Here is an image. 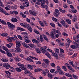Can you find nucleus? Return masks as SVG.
Listing matches in <instances>:
<instances>
[{
    "label": "nucleus",
    "mask_w": 79,
    "mask_h": 79,
    "mask_svg": "<svg viewBox=\"0 0 79 79\" xmlns=\"http://www.w3.org/2000/svg\"><path fill=\"white\" fill-rule=\"evenodd\" d=\"M60 52L61 53H64V50L63 49L61 48H60Z\"/></svg>",
    "instance_id": "09e8293b"
},
{
    "label": "nucleus",
    "mask_w": 79,
    "mask_h": 79,
    "mask_svg": "<svg viewBox=\"0 0 79 79\" xmlns=\"http://www.w3.org/2000/svg\"><path fill=\"white\" fill-rule=\"evenodd\" d=\"M1 23L2 24H3V25H6L7 24L6 22V21L3 20H1Z\"/></svg>",
    "instance_id": "4c0bfd02"
},
{
    "label": "nucleus",
    "mask_w": 79,
    "mask_h": 79,
    "mask_svg": "<svg viewBox=\"0 0 79 79\" xmlns=\"http://www.w3.org/2000/svg\"><path fill=\"white\" fill-rule=\"evenodd\" d=\"M52 32H51V33H52L53 34H56V33H57V31L56 30H55V29H53L52 30Z\"/></svg>",
    "instance_id": "a19ab883"
},
{
    "label": "nucleus",
    "mask_w": 79,
    "mask_h": 79,
    "mask_svg": "<svg viewBox=\"0 0 79 79\" xmlns=\"http://www.w3.org/2000/svg\"><path fill=\"white\" fill-rule=\"evenodd\" d=\"M55 52L56 53H59L60 52V50H59V49L58 48H56V49L55 51Z\"/></svg>",
    "instance_id": "6e6d98bb"
},
{
    "label": "nucleus",
    "mask_w": 79,
    "mask_h": 79,
    "mask_svg": "<svg viewBox=\"0 0 79 79\" xmlns=\"http://www.w3.org/2000/svg\"><path fill=\"white\" fill-rule=\"evenodd\" d=\"M55 69H52L50 70V73H54V72H55Z\"/></svg>",
    "instance_id": "69168bd1"
},
{
    "label": "nucleus",
    "mask_w": 79,
    "mask_h": 79,
    "mask_svg": "<svg viewBox=\"0 0 79 79\" xmlns=\"http://www.w3.org/2000/svg\"><path fill=\"white\" fill-rule=\"evenodd\" d=\"M25 60H26L30 62H34V61L32 60L29 57H27V59L26 58Z\"/></svg>",
    "instance_id": "a878e982"
},
{
    "label": "nucleus",
    "mask_w": 79,
    "mask_h": 79,
    "mask_svg": "<svg viewBox=\"0 0 79 79\" xmlns=\"http://www.w3.org/2000/svg\"><path fill=\"white\" fill-rule=\"evenodd\" d=\"M49 72H50L48 71V70L45 69L44 70H43L42 71V73L43 75L45 76L46 75H47V74H48V73Z\"/></svg>",
    "instance_id": "39448f33"
},
{
    "label": "nucleus",
    "mask_w": 79,
    "mask_h": 79,
    "mask_svg": "<svg viewBox=\"0 0 79 79\" xmlns=\"http://www.w3.org/2000/svg\"><path fill=\"white\" fill-rule=\"evenodd\" d=\"M2 66H3L4 68H6V69H9L10 68V66H11L9 64L6 63L2 64Z\"/></svg>",
    "instance_id": "20e7f679"
},
{
    "label": "nucleus",
    "mask_w": 79,
    "mask_h": 79,
    "mask_svg": "<svg viewBox=\"0 0 79 79\" xmlns=\"http://www.w3.org/2000/svg\"><path fill=\"white\" fill-rule=\"evenodd\" d=\"M66 22L69 24H71V20L68 19H67L66 20Z\"/></svg>",
    "instance_id": "473e14b6"
},
{
    "label": "nucleus",
    "mask_w": 79,
    "mask_h": 79,
    "mask_svg": "<svg viewBox=\"0 0 79 79\" xmlns=\"http://www.w3.org/2000/svg\"><path fill=\"white\" fill-rule=\"evenodd\" d=\"M40 51L41 52H42V53H43L44 54V53H45L46 52V50L45 49V48H40Z\"/></svg>",
    "instance_id": "6e6552de"
},
{
    "label": "nucleus",
    "mask_w": 79,
    "mask_h": 79,
    "mask_svg": "<svg viewBox=\"0 0 79 79\" xmlns=\"http://www.w3.org/2000/svg\"><path fill=\"white\" fill-rule=\"evenodd\" d=\"M7 38V40L8 42H11L13 41V38L9 36H8Z\"/></svg>",
    "instance_id": "f8f14e48"
},
{
    "label": "nucleus",
    "mask_w": 79,
    "mask_h": 79,
    "mask_svg": "<svg viewBox=\"0 0 79 79\" xmlns=\"http://www.w3.org/2000/svg\"><path fill=\"white\" fill-rule=\"evenodd\" d=\"M1 61H2V62H8V60L3 58L1 59Z\"/></svg>",
    "instance_id": "49530a36"
},
{
    "label": "nucleus",
    "mask_w": 79,
    "mask_h": 79,
    "mask_svg": "<svg viewBox=\"0 0 79 79\" xmlns=\"http://www.w3.org/2000/svg\"><path fill=\"white\" fill-rule=\"evenodd\" d=\"M60 71H61V68L59 66L57 67V73H58Z\"/></svg>",
    "instance_id": "72a5a7b5"
},
{
    "label": "nucleus",
    "mask_w": 79,
    "mask_h": 79,
    "mask_svg": "<svg viewBox=\"0 0 79 79\" xmlns=\"http://www.w3.org/2000/svg\"><path fill=\"white\" fill-rule=\"evenodd\" d=\"M72 11L73 13H76V12L77 11V10H76L75 9H73L72 10Z\"/></svg>",
    "instance_id": "13d9d810"
},
{
    "label": "nucleus",
    "mask_w": 79,
    "mask_h": 79,
    "mask_svg": "<svg viewBox=\"0 0 79 79\" xmlns=\"http://www.w3.org/2000/svg\"><path fill=\"white\" fill-rule=\"evenodd\" d=\"M69 64H71V65H72V66H73V61L70 60L69 61Z\"/></svg>",
    "instance_id": "0e129e2a"
},
{
    "label": "nucleus",
    "mask_w": 79,
    "mask_h": 79,
    "mask_svg": "<svg viewBox=\"0 0 79 79\" xmlns=\"http://www.w3.org/2000/svg\"><path fill=\"white\" fill-rule=\"evenodd\" d=\"M27 28L28 30L30 31V32H32V27H31V26L28 25L27 26Z\"/></svg>",
    "instance_id": "f3484780"
},
{
    "label": "nucleus",
    "mask_w": 79,
    "mask_h": 79,
    "mask_svg": "<svg viewBox=\"0 0 79 79\" xmlns=\"http://www.w3.org/2000/svg\"><path fill=\"white\" fill-rule=\"evenodd\" d=\"M5 10H3V9L0 7V12L1 13H4Z\"/></svg>",
    "instance_id": "864d4df0"
},
{
    "label": "nucleus",
    "mask_w": 79,
    "mask_h": 79,
    "mask_svg": "<svg viewBox=\"0 0 79 79\" xmlns=\"http://www.w3.org/2000/svg\"><path fill=\"white\" fill-rule=\"evenodd\" d=\"M27 66L29 68V69L31 70H32L34 69V68L32 66V65H31L30 64H28Z\"/></svg>",
    "instance_id": "7c9ffc66"
},
{
    "label": "nucleus",
    "mask_w": 79,
    "mask_h": 79,
    "mask_svg": "<svg viewBox=\"0 0 79 79\" xmlns=\"http://www.w3.org/2000/svg\"><path fill=\"white\" fill-rule=\"evenodd\" d=\"M1 36H2V37H6L8 36V34L6 33H2L1 34Z\"/></svg>",
    "instance_id": "6ab92c4d"
},
{
    "label": "nucleus",
    "mask_w": 79,
    "mask_h": 79,
    "mask_svg": "<svg viewBox=\"0 0 79 79\" xmlns=\"http://www.w3.org/2000/svg\"><path fill=\"white\" fill-rule=\"evenodd\" d=\"M7 25H8V27H10V29L14 30V28L15 27V25L11 24V23L8 22H7Z\"/></svg>",
    "instance_id": "f257e3e1"
},
{
    "label": "nucleus",
    "mask_w": 79,
    "mask_h": 79,
    "mask_svg": "<svg viewBox=\"0 0 79 79\" xmlns=\"http://www.w3.org/2000/svg\"><path fill=\"white\" fill-rule=\"evenodd\" d=\"M11 21L13 23H16V22H17L18 21V19L15 18H13L11 19Z\"/></svg>",
    "instance_id": "dca6fc26"
},
{
    "label": "nucleus",
    "mask_w": 79,
    "mask_h": 79,
    "mask_svg": "<svg viewBox=\"0 0 79 79\" xmlns=\"http://www.w3.org/2000/svg\"><path fill=\"white\" fill-rule=\"evenodd\" d=\"M29 13L31 14L33 16H36L37 15L36 14V13L35 12L32 10H29Z\"/></svg>",
    "instance_id": "423d86ee"
},
{
    "label": "nucleus",
    "mask_w": 79,
    "mask_h": 79,
    "mask_svg": "<svg viewBox=\"0 0 79 79\" xmlns=\"http://www.w3.org/2000/svg\"><path fill=\"white\" fill-rule=\"evenodd\" d=\"M28 45L29 47H31V48H35V45L32 44H29Z\"/></svg>",
    "instance_id": "4be33fe9"
},
{
    "label": "nucleus",
    "mask_w": 79,
    "mask_h": 79,
    "mask_svg": "<svg viewBox=\"0 0 79 79\" xmlns=\"http://www.w3.org/2000/svg\"><path fill=\"white\" fill-rule=\"evenodd\" d=\"M35 50L36 51V52L38 53H39V54H40V53H41V51H40V48H35Z\"/></svg>",
    "instance_id": "1a4fd4ad"
},
{
    "label": "nucleus",
    "mask_w": 79,
    "mask_h": 79,
    "mask_svg": "<svg viewBox=\"0 0 79 79\" xmlns=\"http://www.w3.org/2000/svg\"><path fill=\"white\" fill-rule=\"evenodd\" d=\"M25 60H26L30 62H34V61L32 60L29 57H27V59L26 58Z\"/></svg>",
    "instance_id": "bb28decb"
},
{
    "label": "nucleus",
    "mask_w": 79,
    "mask_h": 79,
    "mask_svg": "<svg viewBox=\"0 0 79 79\" xmlns=\"http://www.w3.org/2000/svg\"><path fill=\"white\" fill-rule=\"evenodd\" d=\"M40 40L41 42H44V39L42 35H40Z\"/></svg>",
    "instance_id": "e433bc0d"
},
{
    "label": "nucleus",
    "mask_w": 79,
    "mask_h": 79,
    "mask_svg": "<svg viewBox=\"0 0 79 79\" xmlns=\"http://www.w3.org/2000/svg\"><path fill=\"white\" fill-rule=\"evenodd\" d=\"M32 42L35 44H39V42L37 41V40L35 39H33L32 40Z\"/></svg>",
    "instance_id": "ea45409f"
},
{
    "label": "nucleus",
    "mask_w": 79,
    "mask_h": 79,
    "mask_svg": "<svg viewBox=\"0 0 79 79\" xmlns=\"http://www.w3.org/2000/svg\"><path fill=\"white\" fill-rule=\"evenodd\" d=\"M43 37V38L47 42H48V38H47V36L46 35L43 34L42 35Z\"/></svg>",
    "instance_id": "4468645a"
},
{
    "label": "nucleus",
    "mask_w": 79,
    "mask_h": 79,
    "mask_svg": "<svg viewBox=\"0 0 79 79\" xmlns=\"http://www.w3.org/2000/svg\"><path fill=\"white\" fill-rule=\"evenodd\" d=\"M60 23L65 28H67L69 26L68 24H66V22L64 20H61L60 21Z\"/></svg>",
    "instance_id": "f03ea898"
},
{
    "label": "nucleus",
    "mask_w": 79,
    "mask_h": 79,
    "mask_svg": "<svg viewBox=\"0 0 79 79\" xmlns=\"http://www.w3.org/2000/svg\"><path fill=\"white\" fill-rule=\"evenodd\" d=\"M52 19L53 21L55 22H57V19L55 18V17H52Z\"/></svg>",
    "instance_id": "3c124183"
},
{
    "label": "nucleus",
    "mask_w": 79,
    "mask_h": 79,
    "mask_svg": "<svg viewBox=\"0 0 79 79\" xmlns=\"http://www.w3.org/2000/svg\"><path fill=\"white\" fill-rule=\"evenodd\" d=\"M36 64H41L42 62L40 61H37L35 62Z\"/></svg>",
    "instance_id": "4d7b16f0"
},
{
    "label": "nucleus",
    "mask_w": 79,
    "mask_h": 79,
    "mask_svg": "<svg viewBox=\"0 0 79 79\" xmlns=\"http://www.w3.org/2000/svg\"><path fill=\"white\" fill-rule=\"evenodd\" d=\"M44 61L47 64H48L50 63V60L48 59H45L44 60Z\"/></svg>",
    "instance_id": "b1692460"
},
{
    "label": "nucleus",
    "mask_w": 79,
    "mask_h": 79,
    "mask_svg": "<svg viewBox=\"0 0 79 79\" xmlns=\"http://www.w3.org/2000/svg\"><path fill=\"white\" fill-rule=\"evenodd\" d=\"M25 73L26 74H29L30 76L32 75V73H31L29 70L26 71Z\"/></svg>",
    "instance_id": "2f4dec72"
},
{
    "label": "nucleus",
    "mask_w": 79,
    "mask_h": 79,
    "mask_svg": "<svg viewBox=\"0 0 79 79\" xmlns=\"http://www.w3.org/2000/svg\"><path fill=\"white\" fill-rule=\"evenodd\" d=\"M22 45L24 47H26V48H29V46L26 43H22Z\"/></svg>",
    "instance_id": "c756f323"
},
{
    "label": "nucleus",
    "mask_w": 79,
    "mask_h": 79,
    "mask_svg": "<svg viewBox=\"0 0 79 79\" xmlns=\"http://www.w3.org/2000/svg\"><path fill=\"white\" fill-rule=\"evenodd\" d=\"M20 15H21V16H22L23 18H26V15H24V13L23 12H20Z\"/></svg>",
    "instance_id": "5701e85b"
},
{
    "label": "nucleus",
    "mask_w": 79,
    "mask_h": 79,
    "mask_svg": "<svg viewBox=\"0 0 79 79\" xmlns=\"http://www.w3.org/2000/svg\"><path fill=\"white\" fill-rule=\"evenodd\" d=\"M77 62H75V64H73V65H72V66L73 67H77Z\"/></svg>",
    "instance_id": "5fc2aeb1"
},
{
    "label": "nucleus",
    "mask_w": 79,
    "mask_h": 79,
    "mask_svg": "<svg viewBox=\"0 0 79 79\" xmlns=\"http://www.w3.org/2000/svg\"><path fill=\"white\" fill-rule=\"evenodd\" d=\"M64 64L65 66V67H67V68H68V69H69L70 67L71 66V65H70V64H68L67 63H65Z\"/></svg>",
    "instance_id": "58836bf2"
},
{
    "label": "nucleus",
    "mask_w": 79,
    "mask_h": 79,
    "mask_svg": "<svg viewBox=\"0 0 79 79\" xmlns=\"http://www.w3.org/2000/svg\"><path fill=\"white\" fill-rule=\"evenodd\" d=\"M74 45L75 46V49H76V48H79V45L76 42H75L74 43Z\"/></svg>",
    "instance_id": "aec40b11"
},
{
    "label": "nucleus",
    "mask_w": 79,
    "mask_h": 79,
    "mask_svg": "<svg viewBox=\"0 0 79 79\" xmlns=\"http://www.w3.org/2000/svg\"><path fill=\"white\" fill-rule=\"evenodd\" d=\"M16 46L17 48H19L21 47V44L19 41H16Z\"/></svg>",
    "instance_id": "9d476101"
},
{
    "label": "nucleus",
    "mask_w": 79,
    "mask_h": 79,
    "mask_svg": "<svg viewBox=\"0 0 79 79\" xmlns=\"http://www.w3.org/2000/svg\"><path fill=\"white\" fill-rule=\"evenodd\" d=\"M15 49L18 53H20V52H21V51H22L21 49L20 48H16Z\"/></svg>",
    "instance_id": "c9c22d12"
},
{
    "label": "nucleus",
    "mask_w": 79,
    "mask_h": 79,
    "mask_svg": "<svg viewBox=\"0 0 79 79\" xmlns=\"http://www.w3.org/2000/svg\"><path fill=\"white\" fill-rule=\"evenodd\" d=\"M77 53H75L74 55H73V56H72V58H74V57H76V56H77Z\"/></svg>",
    "instance_id": "e2e57ef3"
},
{
    "label": "nucleus",
    "mask_w": 79,
    "mask_h": 79,
    "mask_svg": "<svg viewBox=\"0 0 79 79\" xmlns=\"http://www.w3.org/2000/svg\"><path fill=\"white\" fill-rule=\"evenodd\" d=\"M24 5H25L24 6H26V7H27L29 6V3L28 2H26L24 3Z\"/></svg>",
    "instance_id": "79ce46f5"
},
{
    "label": "nucleus",
    "mask_w": 79,
    "mask_h": 79,
    "mask_svg": "<svg viewBox=\"0 0 79 79\" xmlns=\"http://www.w3.org/2000/svg\"><path fill=\"white\" fill-rule=\"evenodd\" d=\"M15 69L16 71L17 72H19V73H21L22 71V69L18 67H17L15 68Z\"/></svg>",
    "instance_id": "2eb2a0df"
},
{
    "label": "nucleus",
    "mask_w": 79,
    "mask_h": 79,
    "mask_svg": "<svg viewBox=\"0 0 79 79\" xmlns=\"http://www.w3.org/2000/svg\"><path fill=\"white\" fill-rule=\"evenodd\" d=\"M45 54L46 56H47V57L49 58V59H52V58H51V55H50V54L48 53V52H46L45 53Z\"/></svg>",
    "instance_id": "cd10ccee"
},
{
    "label": "nucleus",
    "mask_w": 79,
    "mask_h": 79,
    "mask_svg": "<svg viewBox=\"0 0 79 79\" xmlns=\"http://www.w3.org/2000/svg\"><path fill=\"white\" fill-rule=\"evenodd\" d=\"M50 36L52 39H55V34L51 32L50 33Z\"/></svg>",
    "instance_id": "9b49d317"
},
{
    "label": "nucleus",
    "mask_w": 79,
    "mask_h": 79,
    "mask_svg": "<svg viewBox=\"0 0 79 79\" xmlns=\"http://www.w3.org/2000/svg\"><path fill=\"white\" fill-rule=\"evenodd\" d=\"M17 8H18V6L16 5H15L12 7V8L13 9H14V10H16V9H17Z\"/></svg>",
    "instance_id": "603ef678"
},
{
    "label": "nucleus",
    "mask_w": 79,
    "mask_h": 79,
    "mask_svg": "<svg viewBox=\"0 0 79 79\" xmlns=\"http://www.w3.org/2000/svg\"><path fill=\"white\" fill-rule=\"evenodd\" d=\"M48 77L50 78V79H52V78H53V76L51 73H48Z\"/></svg>",
    "instance_id": "f704fd0d"
},
{
    "label": "nucleus",
    "mask_w": 79,
    "mask_h": 79,
    "mask_svg": "<svg viewBox=\"0 0 79 79\" xmlns=\"http://www.w3.org/2000/svg\"><path fill=\"white\" fill-rule=\"evenodd\" d=\"M5 73L6 74H7L8 75H11V73L9 72V71L6 70L5 71Z\"/></svg>",
    "instance_id": "c03bdc74"
},
{
    "label": "nucleus",
    "mask_w": 79,
    "mask_h": 79,
    "mask_svg": "<svg viewBox=\"0 0 79 79\" xmlns=\"http://www.w3.org/2000/svg\"><path fill=\"white\" fill-rule=\"evenodd\" d=\"M43 67H44V68H47L48 66H49V65L48 64H46L45 65H42Z\"/></svg>",
    "instance_id": "bf43d9fd"
},
{
    "label": "nucleus",
    "mask_w": 79,
    "mask_h": 79,
    "mask_svg": "<svg viewBox=\"0 0 79 79\" xmlns=\"http://www.w3.org/2000/svg\"><path fill=\"white\" fill-rule=\"evenodd\" d=\"M77 17L76 15L74 16V17L73 18V22H76L77 21Z\"/></svg>",
    "instance_id": "412c9836"
},
{
    "label": "nucleus",
    "mask_w": 79,
    "mask_h": 79,
    "mask_svg": "<svg viewBox=\"0 0 79 79\" xmlns=\"http://www.w3.org/2000/svg\"><path fill=\"white\" fill-rule=\"evenodd\" d=\"M72 76L74 78V79H78V78H79V77L76 75L73 74Z\"/></svg>",
    "instance_id": "37998d69"
},
{
    "label": "nucleus",
    "mask_w": 79,
    "mask_h": 79,
    "mask_svg": "<svg viewBox=\"0 0 79 79\" xmlns=\"http://www.w3.org/2000/svg\"><path fill=\"white\" fill-rule=\"evenodd\" d=\"M62 34L65 37H68V34L66 33L65 32H63Z\"/></svg>",
    "instance_id": "680f3d73"
},
{
    "label": "nucleus",
    "mask_w": 79,
    "mask_h": 79,
    "mask_svg": "<svg viewBox=\"0 0 79 79\" xmlns=\"http://www.w3.org/2000/svg\"><path fill=\"white\" fill-rule=\"evenodd\" d=\"M6 54L7 56H8L9 57H10V58H12V57H13V56L12 55V54H11V53L10 52H6Z\"/></svg>",
    "instance_id": "ddd939ff"
},
{
    "label": "nucleus",
    "mask_w": 79,
    "mask_h": 79,
    "mask_svg": "<svg viewBox=\"0 0 79 79\" xmlns=\"http://www.w3.org/2000/svg\"><path fill=\"white\" fill-rule=\"evenodd\" d=\"M20 25L21 26H23L24 27H27V26H28L29 24L26 23H25L24 24H23V23H20Z\"/></svg>",
    "instance_id": "0eeeda50"
},
{
    "label": "nucleus",
    "mask_w": 79,
    "mask_h": 79,
    "mask_svg": "<svg viewBox=\"0 0 79 79\" xmlns=\"http://www.w3.org/2000/svg\"><path fill=\"white\" fill-rule=\"evenodd\" d=\"M17 65L19 66V68L23 69V70H25V69H26V67H25L23 64H22L20 63H19L17 64Z\"/></svg>",
    "instance_id": "7ed1b4c3"
},
{
    "label": "nucleus",
    "mask_w": 79,
    "mask_h": 79,
    "mask_svg": "<svg viewBox=\"0 0 79 79\" xmlns=\"http://www.w3.org/2000/svg\"><path fill=\"white\" fill-rule=\"evenodd\" d=\"M34 31L36 33V34H39V31H37L36 29L34 30Z\"/></svg>",
    "instance_id": "774afa93"
},
{
    "label": "nucleus",
    "mask_w": 79,
    "mask_h": 79,
    "mask_svg": "<svg viewBox=\"0 0 79 79\" xmlns=\"http://www.w3.org/2000/svg\"><path fill=\"white\" fill-rule=\"evenodd\" d=\"M39 23L40 24L41 26H42V27H44L45 26L44 24L43 23V22H41V21H40L39 22Z\"/></svg>",
    "instance_id": "a18cd8bd"
},
{
    "label": "nucleus",
    "mask_w": 79,
    "mask_h": 79,
    "mask_svg": "<svg viewBox=\"0 0 79 79\" xmlns=\"http://www.w3.org/2000/svg\"><path fill=\"white\" fill-rule=\"evenodd\" d=\"M46 2V1L45 0H40V2L42 3L45 4Z\"/></svg>",
    "instance_id": "338daca9"
},
{
    "label": "nucleus",
    "mask_w": 79,
    "mask_h": 79,
    "mask_svg": "<svg viewBox=\"0 0 79 79\" xmlns=\"http://www.w3.org/2000/svg\"><path fill=\"white\" fill-rule=\"evenodd\" d=\"M65 75L67 77H71L72 78L73 77V76L71 75L70 73H66L65 74Z\"/></svg>",
    "instance_id": "393cba45"
},
{
    "label": "nucleus",
    "mask_w": 79,
    "mask_h": 79,
    "mask_svg": "<svg viewBox=\"0 0 79 79\" xmlns=\"http://www.w3.org/2000/svg\"><path fill=\"white\" fill-rule=\"evenodd\" d=\"M54 14L55 15H59L60 12H59V10L58 9H55L54 12Z\"/></svg>",
    "instance_id": "c85d7f7f"
},
{
    "label": "nucleus",
    "mask_w": 79,
    "mask_h": 79,
    "mask_svg": "<svg viewBox=\"0 0 79 79\" xmlns=\"http://www.w3.org/2000/svg\"><path fill=\"white\" fill-rule=\"evenodd\" d=\"M50 25L52 27L54 28L55 27V24H54L53 23H50Z\"/></svg>",
    "instance_id": "8fccbe9b"
},
{
    "label": "nucleus",
    "mask_w": 79,
    "mask_h": 79,
    "mask_svg": "<svg viewBox=\"0 0 79 79\" xmlns=\"http://www.w3.org/2000/svg\"><path fill=\"white\" fill-rule=\"evenodd\" d=\"M69 69L70 70H71L73 72H74L75 71V70H74V69H73L71 67V66L70 67Z\"/></svg>",
    "instance_id": "052dcab7"
},
{
    "label": "nucleus",
    "mask_w": 79,
    "mask_h": 79,
    "mask_svg": "<svg viewBox=\"0 0 79 79\" xmlns=\"http://www.w3.org/2000/svg\"><path fill=\"white\" fill-rule=\"evenodd\" d=\"M2 49L4 50H5L7 52H9V50L5 46H2Z\"/></svg>",
    "instance_id": "a211bd4d"
},
{
    "label": "nucleus",
    "mask_w": 79,
    "mask_h": 79,
    "mask_svg": "<svg viewBox=\"0 0 79 79\" xmlns=\"http://www.w3.org/2000/svg\"><path fill=\"white\" fill-rule=\"evenodd\" d=\"M0 52L2 53H3L4 54H5V55H6V52H5L3 51V50H2V48L0 49Z\"/></svg>",
    "instance_id": "de8ad7c7"
}]
</instances>
